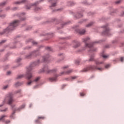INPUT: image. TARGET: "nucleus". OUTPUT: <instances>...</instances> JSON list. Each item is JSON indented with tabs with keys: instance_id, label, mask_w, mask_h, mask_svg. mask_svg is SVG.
Here are the masks:
<instances>
[{
	"instance_id": "nucleus-1",
	"label": "nucleus",
	"mask_w": 124,
	"mask_h": 124,
	"mask_svg": "<svg viewBox=\"0 0 124 124\" xmlns=\"http://www.w3.org/2000/svg\"><path fill=\"white\" fill-rule=\"evenodd\" d=\"M32 69L31 68V67H29V68H28L27 72L26 73V77L28 80V81L27 82V85L28 86H31L32 82H37L40 79V77H37L34 80H30L31 78L32 77V76L31 75V71Z\"/></svg>"
},
{
	"instance_id": "nucleus-2",
	"label": "nucleus",
	"mask_w": 124,
	"mask_h": 124,
	"mask_svg": "<svg viewBox=\"0 0 124 124\" xmlns=\"http://www.w3.org/2000/svg\"><path fill=\"white\" fill-rule=\"evenodd\" d=\"M14 100L13 99V94L12 93L9 94L5 98L3 102V104L0 105V107H1L4 104V103H8V104H12Z\"/></svg>"
},
{
	"instance_id": "nucleus-3",
	"label": "nucleus",
	"mask_w": 124,
	"mask_h": 124,
	"mask_svg": "<svg viewBox=\"0 0 124 124\" xmlns=\"http://www.w3.org/2000/svg\"><path fill=\"white\" fill-rule=\"evenodd\" d=\"M19 24H20V20H16L14 21L7 28V30L8 31H13V30H14V28L17 27Z\"/></svg>"
},
{
	"instance_id": "nucleus-4",
	"label": "nucleus",
	"mask_w": 124,
	"mask_h": 124,
	"mask_svg": "<svg viewBox=\"0 0 124 124\" xmlns=\"http://www.w3.org/2000/svg\"><path fill=\"white\" fill-rule=\"evenodd\" d=\"M89 41H90V38H86L83 39V42H85V43L86 48H91L92 47H93V44H94V43H96V42H95L92 44L87 43V42H89Z\"/></svg>"
},
{
	"instance_id": "nucleus-5",
	"label": "nucleus",
	"mask_w": 124,
	"mask_h": 124,
	"mask_svg": "<svg viewBox=\"0 0 124 124\" xmlns=\"http://www.w3.org/2000/svg\"><path fill=\"white\" fill-rule=\"evenodd\" d=\"M94 69H97L98 70H102V68H97V67L95 66H91L89 67L85 68L83 71L84 72H87V71L89 70H94Z\"/></svg>"
},
{
	"instance_id": "nucleus-6",
	"label": "nucleus",
	"mask_w": 124,
	"mask_h": 124,
	"mask_svg": "<svg viewBox=\"0 0 124 124\" xmlns=\"http://www.w3.org/2000/svg\"><path fill=\"white\" fill-rule=\"evenodd\" d=\"M43 71L44 72H46V73H54V72H56L57 71L56 69L50 70L48 66H46L44 67Z\"/></svg>"
},
{
	"instance_id": "nucleus-7",
	"label": "nucleus",
	"mask_w": 124,
	"mask_h": 124,
	"mask_svg": "<svg viewBox=\"0 0 124 124\" xmlns=\"http://www.w3.org/2000/svg\"><path fill=\"white\" fill-rule=\"evenodd\" d=\"M103 28L105 29V31L103 32V34H105V35H108L109 29L107 28V26H105Z\"/></svg>"
},
{
	"instance_id": "nucleus-8",
	"label": "nucleus",
	"mask_w": 124,
	"mask_h": 124,
	"mask_svg": "<svg viewBox=\"0 0 124 124\" xmlns=\"http://www.w3.org/2000/svg\"><path fill=\"white\" fill-rule=\"evenodd\" d=\"M72 70H69L68 71L66 72H62L61 73V74L59 75V76H61L62 75H63V74H70L72 72Z\"/></svg>"
},
{
	"instance_id": "nucleus-9",
	"label": "nucleus",
	"mask_w": 124,
	"mask_h": 124,
	"mask_svg": "<svg viewBox=\"0 0 124 124\" xmlns=\"http://www.w3.org/2000/svg\"><path fill=\"white\" fill-rule=\"evenodd\" d=\"M59 76H58L57 75H56L54 78H49V81H50V82H54V81H56V80L57 79V77H58Z\"/></svg>"
},
{
	"instance_id": "nucleus-10",
	"label": "nucleus",
	"mask_w": 124,
	"mask_h": 124,
	"mask_svg": "<svg viewBox=\"0 0 124 124\" xmlns=\"http://www.w3.org/2000/svg\"><path fill=\"white\" fill-rule=\"evenodd\" d=\"M74 45H75L74 46V48H77V47H79V46H80V43L78 42H74Z\"/></svg>"
},
{
	"instance_id": "nucleus-11",
	"label": "nucleus",
	"mask_w": 124,
	"mask_h": 124,
	"mask_svg": "<svg viewBox=\"0 0 124 124\" xmlns=\"http://www.w3.org/2000/svg\"><path fill=\"white\" fill-rule=\"evenodd\" d=\"M24 2H26V0H22L21 1H18L16 2V4H22V3H24Z\"/></svg>"
},
{
	"instance_id": "nucleus-12",
	"label": "nucleus",
	"mask_w": 124,
	"mask_h": 124,
	"mask_svg": "<svg viewBox=\"0 0 124 124\" xmlns=\"http://www.w3.org/2000/svg\"><path fill=\"white\" fill-rule=\"evenodd\" d=\"M41 119L42 120H44L45 119V117L44 116H39L38 117V120L35 121L36 123H38V120H40Z\"/></svg>"
},
{
	"instance_id": "nucleus-13",
	"label": "nucleus",
	"mask_w": 124,
	"mask_h": 124,
	"mask_svg": "<svg viewBox=\"0 0 124 124\" xmlns=\"http://www.w3.org/2000/svg\"><path fill=\"white\" fill-rule=\"evenodd\" d=\"M95 62L96 64H97V65H99V64H101L103 63V62H100L98 60H95Z\"/></svg>"
},
{
	"instance_id": "nucleus-14",
	"label": "nucleus",
	"mask_w": 124,
	"mask_h": 124,
	"mask_svg": "<svg viewBox=\"0 0 124 124\" xmlns=\"http://www.w3.org/2000/svg\"><path fill=\"white\" fill-rule=\"evenodd\" d=\"M25 106H26V105L23 104V105H21L19 108H17L16 110L17 111H19V110H20V109H24V108H25Z\"/></svg>"
},
{
	"instance_id": "nucleus-15",
	"label": "nucleus",
	"mask_w": 124,
	"mask_h": 124,
	"mask_svg": "<svg viewBox=\"0 0 124 124\" xmlns=\"http://www.w3.org/2000/svg\"><path fill=\"white\" fill-rule=\"evenodd\" d=\"M23 77H25V75H20L17 77V79H21V78H23Z\"/></svg>"
},
{
	"instance_id": "nucleus-16",
	"label": "nucleus",
	"mask_w": 124,
	"mask_h": 124,
	"mask_svg": "<svg viewBox=\"0 0 124 124\" xmlns=\"http://www.w3.org/2000/svg\"><path fill=\"white\" fill-rule=\"evenodd\" d=\"M85 32H86V31H85V30H81L79 31V33H80V34H84Z\"/></svg>"
},
{
	"instance_id": "nucleus-17",
	"label": "nucleus",
	"mask_w": 124,
	"mask_h": 124,
	"mask_svg": "<svg viewBox=\"0 0 124 124\" xmlns=\"http://www.w3.org/2000/svg\"><path fill=\"white\" fill-rule=\"evenodd\" d=\"M48 58H49V56H48V57H43V62H46L47 61V59H48Z\"/></svg>"
},
{
	"instance_id": "nucleus-18",
	"label": "nucleus",
	"mask_w": 124,
	"mask_h": 124,
	"mask_svg": "<svg viewBox=\"0 0 124 124\" xmlns=\"http://www.w3.org/2000/svg\"><path fill=\"white\" fill-rule=\"evenodd\" d=\"M8 88H9V85H8L4 86L3 87V90H6L7 89H8Z\"/></svg>"
},
{
	"instance_id": "nucleus-19",
	"label": "nucleus",
	"mask_w": 124,
	"mask_h": 124,
	"mask_svg": "<svg viewBox=\"0 0 124 124\" xmlns=\"http://www.w3.org/2000/svg\"><path fill=\"white\" fill-rule=\"evenodd\" d=\"M39 63H40V62L39 61H38L37 62H35L33 63V64L34 65H38V64H39Z\"/></svg>"
},
{
	"instance_id": "nucleus-20",
	"label": "nucleus",
	"mask_w": 124,
	"mask_h": 124,
	"mask_svg": "<svg viewBox=\"0 0 124 124\" xmlns=\"http://www.w3.org/2000/svg\"><path fill=\"white\" fill-rule=\"evenodd\" d=\"M83 16L80 14H78L77 15H76V17L77 18H81V17H82Z\"/></svg>"
},
{
	"instance_id": "nucleus-21",
	"label": "nucleus",
	"mask_w": 124,
	"mask_h": 124,
	"mask_svg": "<svg viewBox=\"0 0 124 124\" xmlns=\"http://www.w3.org/2000/svg\"><path fill=\"white\" fill-rule=\"evenodd\" d=\"M102 57L104 59H107V58L109 57V55H103Z\"/></svg>"
},
{
	"instance_id": "nucleus-22",
	"label": "nucleus",
	"mask_w": 124,
	"mask_h": 124,
	"mask_svg": "<svg viewBox=\"0 0 124 124\" xmlns=\"http://www.w3.org/2000/svg\"><path fill=\"white\" fill-rule=\"evenodd\" d=\"M6 117V115L1 116L0 118V121H2V120H3V119H4V118H5Z\"/></svg>"
},
{
	"instance_id": "nucleus-23",
	"label": "nucleus",
	"mask_w": 124,
	"mask_h": 124,
	"mask_svg": "<svg viewBox=\"0 0 124 124\" xmlns=\"http://www.w3.org/2000/svg\"><path fill=\"white\" fill-rule=\"evenodd\" d=\"M93 22H91L88 25H86V27L89 28V27H91V26H93Z\"/></svg>"
},
{
	"instance_id": "nucleus-24",
	"label": "nucleus",
	"mask_w": 124,
	"mask_h": 124,
	"mask_svg": "<svg viewBox=\"0 0 124 124\" xmlns=\"http://www.w3.org/2000/svg\"><path fill=\"white\" fill-rule=\"evenodd\" d=\"M93 61H94V59H93V56H91L90 57V59H89L90 62H93Z\"/></svg>"
},
{
	"instance_id": "nucleus-25",
	"label": "nucleus",
	"mask_w": 124,
	"mask_h": 124,
	"mask_svg": "<svg viewBox=\"0 0 124 124\" xmlns=\"http://www.w3.org/2000/svg\"><path fill=\"white\" fill-rule=\"evenodd\" d=\"M21 84L20 82H17L15 84L16 87H18V86H21Z\"/></svg>"
},
{
	"instance_id": "nucleus-26",
	"label": "nucleus",
	"mask_w": 124,
	"mask_h": 124,
	"mask_svg": "<svg viewBox=\"0 0 124 124\" xmlns=\"http://www.w3.org/2000/svg\"><path fill=\"white\" fill-rule=\"evenodd\" d=\"M57 5V4L56 3H52L51 6V7H55Z\"/></svg>"
},
{
	"instance_id": "nucleus-27",
	"label": "nucleus",
	"mask_w": 124,
	"mask_h": 124,
	"mask_svg": "<svg viewBox=\"0 0 124 124\" xmlns=\"http://www.w3.org/2000/svg\"><path fill=\"white\" fill-rule=\"evenodd\" d=\"M105 68H108V67H110V64H107L105 65Z\"/></svg>"
},
{
	"instance_id": "nucleus-28",
	"label": "nucleus",
	"mask_w": 124,
	"mask_h": 124,
	"mask_svg": "<svg viewBox=\"0 0 124 124\" xmlns=\"http://www.w3.org/2000/svg\"><path fill=\"white\" fill-rule=\"evenodd\" d=\"M80 95L81 96H84V95H85V93H80Z\"/></svg>"
},
{
	"instance_id": "nucleus-29",
	"label": "nucleus",
	"mask_w": 124,
	"mask_h": 124,
	"mask_svg": "<svg viewBox=\"0 0 124 124\" xmlns=\"http://www.w3.org/2000/svg\"><path fill=\"white\" fill-rule=\"evenodd\" d=\"M32 44H33V45H36V44H37V42H35V41H33L32 42Z\"/></svg>"
},
{
	"instance_id": "nucleus-30",
	"label": "nucleus",
	"mask_w": 124,
	"mask_h": 124,
	"mask_svg": "<svg viewBox=\"0 0 124 124\" xmlns=\"http://www.w3.org/2000/svg\"><path fill=\"white\" fill-rule=\"evenodd\" d=\"M5 124H9L10 123V121L6 120L5 121Z\"/></svg>"
},
{
	"instance_id": "nucleus-31",
	"label": "nucleus",
	"mask_w": 124,
	"mask_h": 124,
	"mask_svg": "<svg viewBox=\"0 0 124 124\" xmlns=\"http://www.w3.org/2000/svg\"><path fill=\"white\" fill-rule=\"evenodd\" d=\"M46 49L47 50H49V51H52V48H51V47H47Z\"/></svg>"
},
{
	"instance_id": "nucleus-32",
	"label": "nucleus",
	"mask_w": 124,
	"mask_h": 124,
	"mask_svg": "<svg viewBox=\"0 0 124 124\" xmlns=\"http://www.w3.org/2000/svg\"><path fill=\"white\" fill-rule=\"evenodd\" d=\"M35 11H37V10H40V8H38V7H36L35 9Z\"/></svg>"
},
{
	"instance_id": "nucleus-33",
	"label": "nucleus",
	"mask_w": 124,
	"mask_h": 124,
	"mask_svg": "<svg viewBox=\"0 0 124 124\" xmlns=\"http://www.w3.org/2000/svg\"><path fill=\"white\" fill-rule=\"evenodd\" d=\"M7 75H10V74H11V72H10V71L7 72Z\"/></svg>"
},
{
	"instance_id": "nucleus-34",
	"label": "nucleus",
	"mask_w": 124,
	"mask_h": 124,
	"mask_svg": "<svg viewBox=\"0 0 124 124\" xmlns=\"http://www.w3.org/2000/svg\"><path fill=\"white\" fill-rule=\"evenodd\" d=\"M7 111V108H5V109L3 110H1V112H5Z\"/></svg>"
},
{
	"instance_id": "nucleus-35",
	"label": "nucleus",
	"mask_w": 124,
	"mask_h": 124,
	"mask_svg": "<svg viewBox=\"0 0 124 124\" xmlns=\"http://www.w3.org/2000/svg\"><path fill=\"white\" fill-rule=\"evenodd\" d=\"M21 60H22V59H21V58H18V59L17 60V62H20V61H21Z\"/></svg>"
},
{
	"instance_id": "nucleus-36",
	"label": "nucleus",
	"mask_w": 124,
	"mask_h": 124,
	"mask_svg": "<svg viewBox=\"0 0 124 124\" xmlns=\"http://www.w3.org/2000/svg\"><path fill=\"white\" fill-rule=\"evenodd\" d=\"M36 4H38V2H36L35 3L33 4L32 5H36Z\"/></svg>"
},
{
	"instance_id": "nucleus-37",
	"label": "nucleus",
	"mask_w": 124,
	"mask_h": 124,
	"mask_svg": "<svg viewBox=\"0 0 124 124\" xmlns=\"http://www.w3.org/2000/svg\"><path fill=\"white\" fill-rule=\"evenodd\" d=\"M5 42V40H3L0 43V44H1L2 43H4V42Z\"/></svg>"
},
{
	"instance_id": "nucleus-38",
	"label": "nucleus",
	"mask_w": 124,
	"mask_h": 124,
	"mask_svg": "<svg viewBox=\"0 0 124 124\" xmlns=\"http://www.w3.org/2000/svg\"><path fill=\"white\" fill-rule=\"evenodd\" d=\"M121 62H124V58L123 57H122L121 58Z\"/></svg>"
},
{
	"instance_id": "nucleus-39",
	"label": "nucleus",
	"mask_w": 124,
	"mask_h": 124,
	"mask_svg": "<svg viewBox=\"0 0 124 124\" xmlns=\"http://www.w3.org/2000/svg\"><path fill=\"white\" fill-rule=\"evenodd\" d=\"M31 8V7H29V6H26V9H30Z\"/></svg>"
},
{
	"instance_id": "nucleus-40",
	"label": "nucleus",
	"mask_w": 124,
	"mask_h": 124,
	"mask_svg": "<svg viewBox=\"0 0 124 124\" xmlns=\"http://www.w3.org/2000/svg\"><path fill=\"white\" fill-rule=\"evenodd\" d=\"M21 92V90H18L17 91H16V93H19Z\"/></svg>"
},
{
	"instance_id": "nucleus-41",
	"label": "nucleus",
	"mask_w": 124,
	"mask_h": 124,
	"mask_svg": "<svg viewBox=\"0 0 124 124\" xmlns=\"http://www.w3.org/2000/svg\"><path fill=\"white\" fill-rule=\"evenodd\" d=\"M77 78V77H72V79H76Z\"/></svg>"
},
{
	"instance_id": "nucleus-42",
	"label": "nucleus",
	"mask_w": 124,
	"mask_h": 124,
	"mask_svg": "<svg viewBox=\"0 0 124 124\" xmlns=\"http://www.w3.org/2000/svg\"><path fill=\"white\" fill-rule=\"evenodd\" d=\"M68 68V66H65L63 67V68Z\"/></svg>"
},
{
	"instance_id": "nucleus-43",
	"label": "nucleus",
	"mask_w": 124,
	"mask_h": 124,
	"mask_svg": "<svg viewBox=\"0 0 124 124\" xmlns=\"http://www.w3.org/2000/svg\"><path fill=\"white\" fill-rule=\"evenodd\" d=\"M121 2V1H116V3H120Z\"/></svg>"
},
{
	"instance_id": "nucleus-44",
	"label": "nucleus",
	"mask_w": 124,
	"mask_h": 124,
	"mask_svg": "<svg viewBox=\"0 0 124 124\" xmlns=\"http://www.w3.org/2000/svg\"><path fill=\"white\" fill-rule=\"evenodd\" d=\"M4 4H5V2L2 3V5H4Z\"/></svg>"
},
{
	"instance_id": "nucleus-45",
	"label": "nucleus",
	"mask_w": 124,
	"mask_h": 124,
	"mask_svg": "<svg viewBox=\"0 0 124 124\" xmlns=\"http://www.w3.org/2000/svg\"><path fill=\"white\" fill-rule=\"evenodd\" d=\"M65 87V85H63L62 86V89H63Z\"/></svg>"
},
{
	"instance_id": "nucleus-46",
	"label": "nucleus",
	"mask_w": 124,
	"mask_h": 124,
	"mask_svg": "<svg viewBox=\"0 0 124 124\" xmlns=\"http://www.w3.org/2000/svg\"><path fill=\"white\" fill-rule=\"evenodd\" d=\"M26 20V18H23V19H22V21H24V20Z\"/></svg>"
},
{
	"instance_id": "nucleus-47",
	"label": "nucleus",
	"mask_w": 124,
	"mask_h": 124,
	"mask_svg": "<svg viewBox=\"0 0 124 124\" xmlns=\"http://www.w3.org/2000/svg\"><path fill=\"white\" fill-rule=\"evenodd\" d=\"M52 2H54V1H55V0H51Z\"/></svg>"
},
{
	"instance_id": "nucleus-48",
	"label": "nucleus",
	"mask_w": 124,
	"mask_h": 124,
	"mask_svg": "<svg viewBox=\"0 0 124 124\" xmlns=\"http://www.w3.org/2000/svg\"><path fill=\"white\" fill-rule=\"evenodd\" d=\"M17 9V8H15L14 10H16Z\"/></svg>"
},
{
	"instance_id": "nucleus-49",
	"label": "nucleus",
	"mask_w": 124,
	"mask_h": 124,
	"mask_svg": "<svg viewBox=\"0 0 124 124\" xmlns=\"http://www.w3.org/2000/svg\"><path fill=\"white\" fill-rule=\"evenodd\" d=\"M15 114V111H14V112L13 113V114Z\"/></svg>"
}]
</instances>
